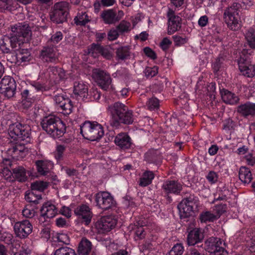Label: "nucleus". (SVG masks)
Here are the masks:
<instances>
[{"label": "nucleus", "mask_w": 255, "mask_h": 255, "mask_svg": "<svg viewBox=\"0 0 255 255\" xmlns=\"http://www.w3.org/2000/svg\"><path fill=\"white\" fill-rule=\"evenodd\" d=\"M161 188L165 194H178L182 189V185L175 180L165 181Z\"/></svg>", "instance_id": "nucleus-18"}, {"label": "nucleus", "mask_w": 255, "mask_h": 255, "mask_svg": "<svg viewBox=\"0 0 255 255\" xmlns=\"http://www.w3.org/2000/svg\"><path fill=\"white\" fill-rule=\"evenodd\" d=\"M48 187V183L42 181H36L31 184V190L37 191L39 193L40 191H44Z\"/></svg>", "instance_id": "nucleus-43"}, {"label": "nucleus", "mask_w": 255, "mask_h": 255, "mask_svg": "<svg viewBox=\"0 0 255 255\" xmlns=\"http://www.w3.org/2000/svg\"><path fill=\"white\" fill-rule=\"evenodd\" d=\"M172 42L169 39H168L167 37H165L163 39V40L161 41L160 43V47L163 50H166L168 49L171 44Z\"/></svg>", "instance_id": "nucleus-62"}, {"label": "nucleus", "mask_w": 255, "mask_h": 255, "mask_svg": "<svg viewBox=\"0 0 255 255\" xmlns=\"http://www.w3.org/2000/svg\"><path fill=\"white\" fill-rule=\"evenodd\" d=\"M84 16L88 17L87 14L85 12L83 13L81 15L76 16L74 18L75 23L77 25H86L89 21V19H84Z\"/></svg>", "instance_id": "nucleus-51"}, {"label": "nucleus", "mask_w": 255, "mask_h": 255, "mask_svg": "<svg viewBox=\"0 0 255 255\" xmlns=\"http://www.w3.org/2000/svg\"><path fill=\"white\" fill-rule=\"evenodd\" d=\"M16 88L14 80L9 76L4 77L0 82V93L8 99L14 96Z\"/></svg>", "instance_id": "nucleus-8"}, {"label": "nucleus", "mask_w": 255, "mask_h": 255, "mask_svg": "<svg viewBox=\"0 0 255 255\" xmlns=\"http://www.w3.org/2000/svg\"><path fill=\"white\" fill-rule=\"evenodd\" d=\"M147 106L150 110L157 109L159 107V101L155 98H151L148 101Z\"/></svg>", "instance_id": "nucleus-54"}, {"label": "nucleus", "mask_w": 255, "mask_h": 255, "mask_svg": "<svg viewBox=\"0 0 255 255\" xmlns=\"http://www.w3.org/2000/svg\"><path fill=\"white\" fill-rule=\"evenodd\" d=\"M167 17L168 18L167 33L171 35L180 29L181 27L182 19L179 16L176 15L175 11L170 8H168Z\"/></svg>", "instance_id": "nucleus-9"}, {"label": "nucleus", "mask_w": 255, "mask_h": 255, "mask_svg": "<svg viewBox=\"0 0 255 255\" xmlns=\"http://www.w3.org/2000/svg\"><path fill=\"white\" fill-rule=\"evenodd\" d=\"M131 29L130 22L122 20L117 26L116 29L113 30V40L116 39L120 34L127 33Z\"/></svg>", "instance_id": "nucleus-27"}, {"label": "nucleus", "mask_w": 255, "mask_h": 255, "mask_svg": "<svg viewBox=\"0 0 255 255\" xmlns=\"http://www.w3.org/2000/svg\"><path fill=\"white\" fill-rule=\"evenodd\" d=\"M30 131L31 128L28 125L22 124L20 131V135H18L16 140H24L28 138L30 135Z\"/></svg>", "instance_id": "nucleus-42"}, {"label": "nucleus", "mask_w": 255, "mask_h": 255, "mask_svg": "<svg viewBox=\"0 0 255 255\" xmlns=\"http://www.w3.org/2000/svg\"><path fill=\"white\" fill-rule=\"evenodd\" d=\"M114 113H113V127L119 126L118 119L124 114L127 110L126 106L121 103H116L114 105Z\"/></svg>", "instance_id": "nucleus-28"}, {"label": "nucleus", "mask_w": 255, "mask_h": 255, "mask_svg": "<svg viewBox=\"0 0 255 255\" xmlns=\"http://www.w3.org/2000/svg\"><path fill=\"white\" fill-rule=\"evenodd\" d=\"M202 85V81H198L197 84L196 89H199V90H201L204 93L207 91L209 92V91H214L215 89V84L213 83H211L210 85H208L207 87V86H205V87H203L200 89V86Z\"/></svg>", "instance_id": "nucleus-56"}, {"label": "nucleus", "mask_w": 255, "mask_h": 255, "mask_svg": "<svg viewBox=\"0 0 255 255\" xmlns=\"http://www.w3.org/2000/svg\"><path fill=\"white\" fill-rule=\"evenodd\" d=\"M103 46L99 43H92L88 48V53L94 58L98 57L101 54Z\"/></svg>", "instance_id": "nucleus-41"}, {"label": "nucleus", "mask_w": 255, "mask_h": 255, "mask_svg": "<svg viewBox=\"0 0 255 255\" xmlns=\"http://www.w3.org/2000/svg\"><path fill=\"white\" fill-rule=\"evenodd\" d=\"M91 249V243L88 239L83 238L79 244L77 252L79 255H88Z\"/></svg>", "instance_id": "nucleus-35"}, {"label": "nucleus", "mask_w": 255, "mask_h": 255, "mask_svg": "<svg viewBox=\"0 0 255 255\" xmlns=\"http://www.w3.org/2000/svg\"><path fill=\"white\" fill-rule=\"evenodd\" d=\"M222 241L218 238L211 237L208 239L205 243V249L209 253H212L217 250L219 248H224Z\"/></svg>", "instance_id": "nucleus-22"}, {"label": "nucleus", "mask_w": 255, "mask_h": 255, "mask_svg": "<svg viewBox=\"0 0 255 255\" xmlns=\"http://www.w3.org/2000/svg\"><path fill=\"white\" fill-rule=\"evenodd\" d=\"M145 160L149 163L159 165L161 162V158L159 152L157 150L151 149L144 155Z\"/></svg>", "instance_id": "nucleus-31"}, {"label": "nucleus", "mask_w": 255, "mask_h": 255, "mask_svg": "<svg viewBox=\"0 0 255 255\" xmlns=\"http://www.w3.org/2000/svg\"><path fill=\"white\" fill-rule=\"evenodd\" d=\"M28 149L24 143H16L8 149V153L13 159L19 160L25 157Z\"/></svg>", "instance_id": "nucleus-17"}, {"label": "nucleus", "mask_w": 255, "mask_h": 255, "mask_svg": "<svg viewBox=\"0 0 255 255\" xmlns=\"http://www.w3.org/2000/svg\"><path fill=\"white\" fill-rule=\"evenodd\" d=\"M21 106L23 109H27L37 99L34 89L32 88L24 89L21 93Z\"/></svg>", "instance_id": "nucleus-15"}, {"label": "nucleus", "mask_w": 255, "mask_h": 255, "mask_svg": "<svg viewBox=\"0 0 255 255\" xmlns=\"http://www.w3.org/2000/svg\"><path fill=\"white\" fill-rule=\"evenodd\" d=\"M199 206V201L197 197L194 194L186 196L178 206L181 216L184 218L188 217L197 210Z\"/></svg>", "instance_id": "nucleus-5"}, {"label": "nucleus", "mask_w": 255, "mask_h": 255, "mask_svg": "<svg viewBox=\"0 0 255 255\" xmlns=\"http://www.w3.org/2000/svg\"><path fill=\"white\" fill-rule=\"evenodd\" d=\"M173 39L175 45L176 46H181L187 42V39L185 37L180 36L174 35L173 36Z\"/></svg>", "instance_id": "nucleus-59"}, {"label": "nucleus", "mask_w": 255, "mask_h": 255, "mask_svg": "<svg viewBox=\"0 0 255 255\" xmlns=\"http://www.w3.org/2000/svg\"><path fill=\"white\" fill-rule=\"evenodd\" d=\"M41 215L46 218H53L57 213L56 206L51 202H47L44 203L40 209Z\"/></svg>", "instance_id": "nucleus-25"}, {"label": "nucleus", "mask_w": 255, "mask_h": 255, "mask_svg": "<svg viewBox=\"0 0 255 255\" xmlns=\"http://www.w3.org/2000/svg\"><path fill=\"white\" fill-rule=\"evenodd\" d=\"M118 121H119V124L120 122L128 125L132 124L133 118L131 112L127 111L126 110L124 114L118 119Z\"/></svg>", "instance_id": "nucleus-45"}, {"label": "nucleus", "mask_w": 255, "mask_h": 255, "mask_svg": "<svg viewBox=\"0 0 255 255\" xmlns=\"http://www.w3.org/2000/svg\"><path fill=\"white\" fill-rule=\"evenodd\" d=\"M115 143L122 149H127L131 144L130 137L126 133H120L116 136Z\"/></svg>", "instance_id": "nucleus-26"}, {"label": "nucleus", "mask_w": 255, "mask_h": 255, "mask_svg": "<svg viewBox=\"0 0 255 255\" xmlns=\"http://www.w3.org/2000/svg\"><path fill=\"white\" fill-rule=\"evenodd\" d=\"M42 129L54 138L61 136L66 131V126L58 117L49 116L41 122Z\"/></svg>", "instance_id": "nucleus-1"}, {"label": "nucleus", "mask_w": 255, "mask_h": 255, "mask_svg": "<svg viewBox=\"0 0 255 255\" xmlns=\"http://www.w3.org/2000/svg\"><path fill=\"white\" fill-rule=\"evenodd\" d=\"M41 199V195L33 190L27 191L25 193V199L29 203L35 204L39 203V200Z\"/></svg>", "instance_id": "nucleus-38"}, {"label": "nucleus", "mask_w": 255, "mask_h": 255, "mask_svg": "<svg viewBox=\"0 0 255 255\" xmlns=\"http://www.w3.org/2000/svg\"><path fill=\"white\" fill-rule=\"evenodd\" d=\"M35 211L30 208L29 205H26L22 210V215L26 218H31L35 215Z\"/></svg>", "instance_id": "nucleus-55"}, {"label": "nucleus", "mask_w": 255, "mask_h": 255, "mask_svg": "<svg viewBox=\"0 0 255 255\" xmlns=\"http://www.w3.org/2000/svg\"><path fill=\"white\" fill-rule=\"evenodd\" d=\"M69 3L62 1L56 2L50 13V19L53 22L60 24L67 21L69 16Z\"/></svg>", "instance_id": "nucleus-4"}, {"label": "nucleus", "mask_w": 255, "mask_h": 255, "mask_svg": "<svg viewBox=\"0 0 255 255\" xmlns=\"http://www.w3.org/2000/svg\"><path fill=\"white\" fill-rule=\"evenodd\" d=\"M240 4L234 3L227 7L224 12V18L228 27L234 31L238 30L241 26V21L239 15Z\"/></svg>", "instance_id": "nucleus-3"}, {"label": "nucleus", "mask_w": 255, "mask_h": 255, "mask_svg": "<svg viewBox=\"0 0 255 255\" xmlns=\"http://www.w3.org/2000/svg\"><path fill=\"white\" fill-rule=\"evenodd\" d=\"M54 100L56 105L62 110L64 115H69L72 111L73 105L71 100L63 95L54 96Z\"/></svg>", "instance_id": "nucleus-14"}, {"label": "nucleus", "mask_w": 255, "mask_h": 255, "mask_svg": "<svg viewBox=\"0 0 255 255\" xmlns=\"http://www.w3.org/2000/svg\"><path fill=\"white\" fill-rule=\"evenodd\" d=\"M59 54L56 46L47 42L39 54V58L45 62L57 63L59 62Z\"/></svg>", "instance_id": "nucleus-7"}, {"label": "nucleus", "mask_w": 255, "mask_h": 255, "mask_svg": "<svg viewBox=\"0 0 255 255\" xmlns=\"http://www.w3.org/2000/svg\"><path fill=\"white\" fill-rule=\"evenodd\" d=\"M19 48V43L15 40L14 42L12 40V35L4 36L0 39V49L5 53H11V51H16Z\"/></svg>", "instance_id": "nucleus-13"}, {"label": "nucleus", "mask_w": 255, "mask_h": 255, "mask_svg": "<svg viewBox=\"0 0 255 255\" xmlns=\"http://www.w3.org/2000/svg\"><path fill=\"white\" fill-rule=\"evenodd\" d=\"M206 178L210 183L214 184L218 181V175L213 171H210L206 175Z\"/></svg>", "instance_id": "nucleus-58"}, {"label": "nucleus", "mask_w": 255, "mask_h": 255, "mask_svg": "<svg viewBox=\"0 0 255 255\" xmlns=\"http://www.w3.org/2000/svg\"><path fill=\"white\" fill-rule=\"evenodd\" d=\"M221 96L223 101L225 103L230 105L237 104L240 100L238 96L227 90H223L221 91Z\"/></svg>", "instance_id": "nucleus-33"}, {"label": "nucleus", "mask_w": 255, "mask_h": 255, "mask_svg": "<svg viewBox=\"0 0 255 255\" xmlns=\"http://www.w3.org/2000/svg\"><path fill=\"white\" fill-rule=\"evenodd\" d=\"M246 39L248 45L255 50V29L250 28L245 34Z\"/></svg>", "instance_id": "nucleus-40"}, {"label": "nucleus", "mask_w": 255, "mask_h": 255, "mask_svg": "<svg viewBox=\"0 0 255 255\" xmlns=\"http://www.w3.org/2000/svg\"><path fill=\"white\" fill-rule=\"evenodd\" d=\"M74 213L81 223L86 226L90 225L93 217V213L89 206L86 205L79 206L75 209Z\"/></svg>", "instance_id": "nucleus-10"}, {"label": "nucleus", "mask_w": 255, "mask_h": 255, "mask_svg": "<svg viewBox=\"0 0 255 255\" xmlns=\"http://www.w3.org/2000/svg\"><path fill=\"white\" fill-rule=\"evenodd\" d=\"M62 38L63 34L62 32L60 31H58L51 36L50 39L48 42H49V43L50 44H51V42L57 44L60 40H61Z\"/></svg>", "instance_id": "nucleus-57"}, {"label": "nucleus", "mask_w": 255, "mask_h": 255, "mask_svg": "<svg viewBox=\"0 0 255 255\" xmlns=\"http://www.w3.org/2000/svg\"><path fill=\"white\" fill-rule=\"evenodd\" d=\"M54 255H76V254L73 249L65 246L57 249Z\"/></svg>", "instance_id": "nucleus-46"}, {"label": "nucleus", "mask_w": 255, "mask_h": 255, "mask_svg": "<svg viewBox=\"0 0 255 255\" xmlns=\"http://www.w3.org/2000/svg\"><path fill=\"white\" fill-rule=\"evenodd\" d=\"M237 112L241 117L244 118L253 117L255 115V103L247 102L241 104L237 107Z\"/></svg>", "instance_id": "nucleus-16"}, {"label": "nucleus", "mask_w": 255, "mask_h": 255, "mask_svg": "<svg viewBox=\"0 0 255 255\" xmlns=\"http://www.w3.org/2000/svg\"><path fill=\"white\" fill-rule=\"evenodd\" d=\"M229 191L226 189H224V190H218L215 194L216 200H224L227 198V196L228 194Z\"/></svg>", "instance_id": "nucleus-53"}, {"label": "nucleus", "mask_w": 255, "mask_h": 255, "mask_svg": "<svg viewBox=\"0 0 255 255\" xmlns=\"http://www.w3.org/2000/svg\"><path fill=\"white\" fill-rule=\"evenodd\" d=\"M10 35H12V40L14 42L16 40L18 43L22 41L23 38L28 40L32 35V31L27 21L18 23L11 27Z\"/></svg>", "instance_id": "nucleus-6"}, {"label": "nucleus", "mask_w": 255, "mask_h": 255, "mask_svg": "<svg viewBox=\"0 0 255 255\" xmlns=\"http://www.w3.org/2000/svg\"><path fill=\"white\" fill-rule=\"evenodd\" d=\"M12 119H15V122L10 124L8 127V132L9 136L14 139H17L18 135H20V131L22 123H20V117L16 114H13L10 116Z\"/></svg>", "instance_id": "nucleus-19"}, {"label": "nucleus", "mask_w": 255, "mask_h": 255, "mask_svg": "<svg viewBox=\"0 0 255 255\" xmlns=\"http://www.w3.org/2000/svg\"><path fill=\"white\" fill-rule=\"evenodd\" d=\"M101 17L105 23L111 24L112 9H107L103 11L101 14Z\"/></svg>", "instance_id": "nucleus-48"}, {"label": "nucleus", "mask_w": 255, "mask_h": 255, "mask_svg": "<svg viewBox=\"0 0 255 255\" xmlns=\"http://www.w3.org/2000/svg\"><path fill=\"white\" fill-rule=\"evenodd\" d=\"M239 176L240 180L245 184H249L253 179L250 169L245 166H242L240 168Z\"/></svg>", "instance_id": "nucleus-34"}, {"label": "nucleus", "mask_w": 255, "mask_h": 255, "mask_svg": "<svg viewBox=\"0 0 255 255\" xmlns=\"http://www.w3.org/2000/svg\"><path fill=\"white\" fill-rule=\"evenodd\" d=\"M14 231L17 237L25 239L31 233L32 226L28 220L16 222L14 225Z\"/></svg>", "instance_id": "nucleus-12"}, {"label": "nucleus", "mask_w": 255, "mask_h": 255, "mask_svg": "<svg viewBox=\"0 0 255 255\" xmlns=\"http://www.w3.org/2000/svg\"><path fill=\"white\" fill-rule=\"evenodd\" d=\"M200 219L201 222L206 223L213 222L217 219L215 214L210 211H206L200 214Z\"/></svg>", "instance_id": "nucleus-44"}, {"label": "nucleus", "mask_w": 255, "mask_h": 255, "mask_svg": "<svg viewBox=\"0 0 255 255\" xmlns=\"http://www.w3.org/2000/svg\"><path fill=\"white\" fill-rule=\"evenodd\" d=\"M113 250L115 251V252L113 254V255H128V252L126 250L124 249L121 245L118 244H114L113 243Z\"/></svg>", "instance_id": "nucleus-50"}, {"label": "nucleus", "mask_w": 255, "mask_h": 255, "mask_svg": "<svg viewBox=\"0 0 255 255\" xmlns=\"http://www.w3.org/2000/svg\"><path fill=\"white\" fill-rule=\"evenodd\" d=\"M239 68L242 73L245 76L252 77L255 75V68L253 65L249 66L244 62V59L241 58L238 62Z\"/></svg>", "instance_id": "nucleus-29"}, {"label": "nucleus", "mask_w": 255, "mask_h": 255, "mask_svg": "<svg viewBox=\"0 0 255 255\" xmlns=\"http://www.w3.org/2000/svg\"><path fill=\"white\" fill-rule=\"evenodd\" d=\"M154 178V174L150 171H145L139 179V185L142 187H145L151 183Z\"/></svg>", "instance_id": "nucleus-37"}, {"label": "nucleus", "mask_w": 255, "mask_h": 255, "mask_svg": "<svg viewBox=\"0 0 255 255\" xmlns=\"http://www.w3.org/2000/svg\"><path fill=\"white\" fill-rule=\"evenodd\" d=\"M186 255H205L204 252L200 249L195 248L190 249Z\"/></svg>", "instance_id": "nucleus-64"}, {"label": "nucleus", "mask_w": 255, "mask_h": 255, "mask_svg": "<svg viewBox=\"0 0 255 255\" xmlns=\"http://www.w3.org/2000/svg\"><path fill=\"white\" fill-rule=\"evenodd\" d=\"M117 57L120 60H126L130 57V52L129 47L122 46L117 49L116 52Z\"/></svg>", "instance_id": "nucleus-39"}, {"label": "nucleus", "mask_w": 255, "mask_h": 255, "mask_svg": "<svg viewBox=\"0 0 255 255\" xmlns=\"http://www.w3.org/2000/svg\"><path fill=\"white\" fill-rule=\"evenodd\" d=\"M66 147L63 145H58L56 147L55 157L57 159H60L62 156L65 150Z\"/></svg>", "instance_id": "nucleus-60"}, {"label": "nucleus", "mask_w": 255, "mask_h": 255, "mask_svg": "<svg viewBox=\"0 0 255 255\" xmlns=\"http://www.w3.org/2000/svg\"><path fill=\"white\" fill-rule=\"evenodd\" d=\"M96 226L99 232L102 233H107L112 230V217L111 215L104 216L101 219L100 222H97Z\"/></svg>", "instance_id": "nucleus-23"}, {"label": "nucleus", "mask_w": 255, "mask_h": 255, "mask_svg": "<svg viewBox=\"0 0 255 255\" xmlns=\"http://www.w3.org/2000/svg\"><path fill=\"white\" fill-rule=\"evenodd\" d=\"M73 93L78 100L81 99L82 100L85 101L88 96V87L83 83L75 82Z\"/></svg>", "instance_id": "nucleus-24"}, {"label": "nucleus", "mask_w": 255, "mask_h": 255, "mask_svg": "<svg viewBox=\"0 0 255 255\" xmlns=\"http://www.w3.org/2000/svg\"><path fill=\"white\" fill-rule=\"evenodd\" d=\"M158 72V68L157 66L153 67H147L144 70V73L146 77L152 78L155 76Z\"/></svg>", "instance_id": "nucleus-52"}, {"label": "nucleus", "mask_w": 255, "mask_h": 255, "mask_svg": "<svg viewBox=\"0 0 255 255\" xmlns=\"http://www.w3.org/2000/svg\"><path fill=\"white\" fill-rule=\"evenodd\" d=\"M37 172L41 175H45L49 172V169L52 166L50 161L39 160L35 161Z\"/></svg>", "instance_id": "nucleus-36"}, {"label": "nucleus", "mask_w": 255, "mask_h": 255, "mask_svg": "<svg viewBox=\"0 0 255 255\" xmlns=\"http://www.w3.org/2000/svg\"><path fill=\"white\" fill-rule=\"evenodd\" d=\"M96 202L101 208L107 210L112 206V196L107 192L98 193L96 195Z\"/></svg>", "instance_id": "nucleus-20"}, {"label": "nucleus", "mask_w": 255, "mask_h": 255, "mask_svg": "<svg viewBox=\"0 0 255 255\" xmlns=\"http://www.w3.org/2000/svg\"><path fill=\"white\" fill-rule=\"evenodd\" d=\"M80 130L84 138L91 141L99 140L104 134L102 126L97 122H85L80 126Z\"/></svg>", "instance_id": "nucleus-2"}, {"label": "nucleus", "mask_w": 255, "mask_h": 255, "mask_svg": "<svg viewBox=\"0 0 255 255\" xmlns=\"http://www.w3.org/2000/svg\"><path fill=\"white\" fill-rule=\"evenodd\" d=\"M8 54L6 56L7 60L11 63H16L18 58L17 54L15 53V51H11V53Z\"/></svg>", "instance_id": "nucleus-61"}, {"label": "nucleus", "mask_w": 255, "mask_h": 255, "mask_svg": "<svg viewBox=\"0 0 255 255\" xmlns=\"http://www.w3.org/2000/svg\"><path fill=\"white\" fill-rule=\"evenodd\" d=\"M110 49V45H107L105 47L103 46V49L102 50L100 54L107 59H110L111 57Z\"/></svg>", "instance_id": "nucleus-63"}, {"label": "nucleus", "mask_w": 255, "mask_h": 255, "mask_svg": "<svg viewBox=\"0 0 255 255\" xmlns=\"http://www.w3.org/2000/svg\"><path fill=\"white\" fill-rule=\"evenodd\" d=\"M12 178L19 182H24L27 180L26 169L21 166L11 168Z\"/></svg>", "instance_id": "nucleus-30"}, {"label": "nucleus", "mask_w": 255, "mask_h": 255, "mask_svg": "<svg viewBox=\"0 0 255 255\" xmlns=\"http://www.w3.org/2000/svg\"><path fill=\"white\" fill-rule=\"evenodd\" d=\"M204 238L203 232L200 228L191 230L187 236V243L189 246H194L200 242Z\"/></svg>", "instance_id": "nucleus-21"}, {"label": "nucleus", "mask_w": 255, "mask_h": 255, "mask_svg": "<svg viewBox=\"0 0 255 255\" xmlns=\"http://www.w3.org/2000/svg\"><path fill=\"white\" fill-rule=\"evenodd\" d=\"M227 209V206L225 204H219L217 205L214 206L213 208V211L216 216H217V219L219 218L220 216L223 214L225 212H226Z\"/></svg>", "instance_id": "nucleus-49"}, {"label": "nucleus", "mask_w": 255, "mask_h": 255, "mask_svg": "<svg viewBox=\"0 0 255 255\" xmlns=\"http://www.w3.org/2000/svg\"><path fill=\"white\" fill-rule=\"evenodd\" d=\"M184 251V247L181 244L175 245L166 255H182Z\"/></svg>", "instance_id": "nucleus-47"}, {"label": "nucleus", "mask_w": 255, "mask_h": 255, "mask_svg": "<svg viewBox=\"0 0 255 255\" xmlns=\"http://www.w3.org/2000/svg\"><path fill=\"white\" fill-rule=\"evenodd\" d=\"M92 76L95 82L103 89L107 90L111 82V77L109 74L100 69H94L92 71Z\"/></svg>", "instance_id": "nucleus-11"}, {"label": "nucleus", "mask_w": 255, "mask_h": 255, "mask_svg": "<svg viewBox=\"0 0 255 255\" xmlns=\"http://www.w3.org/2000/svg\"><path fill=\"white\" fill-rule=\"evenodd\" d=\"M49 76L55 80L65 79L66 75L64 70L58 66H50L48 68Z\"/></svg>", "instance_id": "nucleus-32"}]
</instances>
